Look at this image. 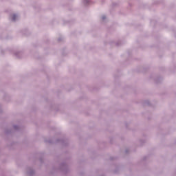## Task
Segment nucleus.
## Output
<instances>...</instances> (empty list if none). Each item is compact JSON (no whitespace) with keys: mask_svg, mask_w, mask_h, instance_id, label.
<instances>
[{"mask_svg":"<svg viewBox=\"0 0 176 176\" xmlns=\"http://www.w3.org/2000/svg\"><path fill=\"white\" fill-rule=\"evenodd\" d=\"M12 20H16V15H13Z\"/></svg>","mask_w":176,"mask_h":176,"instance_id":"f257e3e1","label":"nucleus"},{"mask_svg":"<svg viewBox=\"0 0 176 176\" xmlns=\"http://www.w3.org/2000/svg\"><path fill=\"white\" fill-rule=\"evenodd\" d=\"M102 19H103V20H104V19H105V17H104V16H103V18H102Z\"/></svg>","mask_w":176,"mask_h":176,"instance_id":"f03ea898","label":"nucleus"}]
</instances>
